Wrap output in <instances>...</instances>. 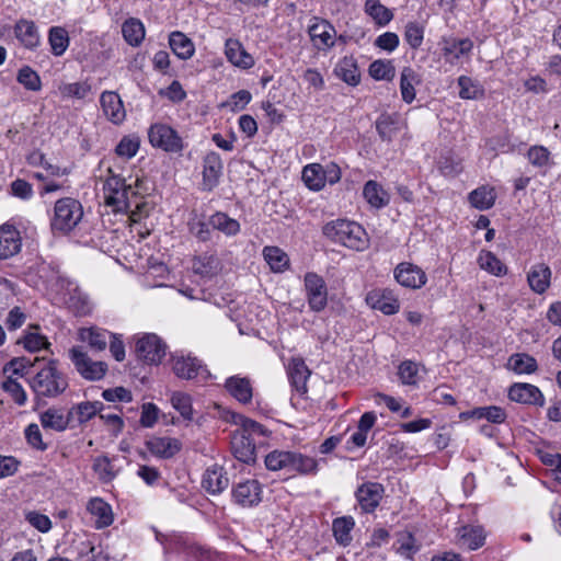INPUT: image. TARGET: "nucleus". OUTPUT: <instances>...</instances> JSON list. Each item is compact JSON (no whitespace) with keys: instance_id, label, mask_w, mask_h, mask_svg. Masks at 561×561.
<instances>
[{"instance_id":"1","label":"nucleus","mask_w":561,"mask_h":561,"mask_svg":"<svg viewBox=\"0 0 561 561\" xmlns=\"http://www.w3.org/2000/svg\"><path fill=\"white\" fill-rule=\"evenodd\" d=\"M28 385L37 398H56L68 388V380L57 360L50 359L30 377Z\"/></svg>"},{"instance_id":"2","label":"nucleus","mask_w":561,"mask_h":561,"mask_svg":"<svg viewBox=\"0 0 561 561\" xmlns=\"http://www.w3.org/2000/svg\"><path fill=\"white\" fill-rule=\"evenodd\" d=\"M323 234L335 243L356 251H364L369 245L365 229L355 221L336 219L323 227Z\"/></svg>"},{"instance_id":"3","label":"nucleus","mask_w":561,"mask_h":561,"mask_svg":"<svg viewBox=\"0 0 561 561\" xmlns=\"http://www.w3.org/2000/svg\"><path fill=\"white\" fill-rule=\"evenodd\" d=\"M83 218V206L73 197H62L55 202L50 217L54 233H70Z\"/></svg>"},{"instance_id":"4","label":"nucleus","mask_w":561,"mask_h":561,"mask_svg":"<svg viewBox=\"0 0 561 561\" xmlns=\"http://www.w3.org/2000/svg\"><path fill=\"white\" fill-rule=\"evenodd\" d=\"M108 172L111 175L107 176L103 185L105 205L111 207L114 213L127 211L134 199L138 198V194L130 185H126L125 179L113 174L111 170Z\"/></svg>"},{"instance_id":"5","label":"nucleus","mask_w":561,"mask_h":561,"mask_svg":"<svg viewBox=\"0 0 561 561\" xmlns=\"http://www.w3.org/2000/svg\"><path fill=\"white\" fill-rule=\"evenodd\" d=\"M148 139L152 147L165 152L178 153L184 148L183 139L178 131L163 123H156L150 126Z\"/></svg>"},{"instance_id":"6","label":"nucleus","mask_w":561,"mask_h":561,"mask_svg":"<svg viewBox=\"0 0 561 561\" xmlns=\"http://www.w3.org/2000/svg\"><path fill=\"white\" fill-rule=\"evenodd\" d=\"M172 371L176 377L184 380L206 381L210 378V373L206 365L197 357L191 355L172 356Z\"/></svg>"},{"instance_id":"7","label":"nucleus","mask_w":561,"mask_h":561,"mask_svg":"<svg viewBox=\"0 0 561 561\" xmlns=\"http://www.w3.org/2000/svg\"><path fill=\"white\" fill-rule=\"evenodd\" d=\"M69 358L78 374L87 380H100L107 371L106 363L92 360L80 346L69 350Z\"/></svg>"},{"instance_id":"8","label":"nucleus","mask_w":561,"mask_h":561,"mask_svg":"<svg viewBox=\"0 0 561 561\" xmlns=\"http://www.w3.org/2000/svg\"><path fill=\"white\" fill-rule=\"evenodd\" d=\"M304 287L310 310H324L328 305V288L323 277L314 272H308L304 276Z\"/></svg>"},{"instance_id":"9","label":"nucleus","mask_w":561,"mask_h":561,"mask_svg":"<svg viewBox=\"0 0 561 561\" xmlns=\"http://www.w3.org/2000/svg\"><path fill=\"white\" fill-rule=\"evenodd\" d=\"M135 352L144 363L158 365L165 356L167 345L157 334L147 333L137 340Z\"/></svg>"},{"instance_id":"10","label":"nucleus","mask_w":561,"mask_h":561,"mask_svg":"<svg viewBox=\"0 0 561 561\" xmlns=\"http://www.w3.org/2000/svg\"><path fill=\"white\" fill-rule=\"evenodd\" d=\"M308 34L313 47L318 50H328L335 44L336 31L325 19L311 18Z\"/></svg>"},{"instance_id":"11","label":"nucleus","mask_w":561,"mask_h":561,"mask_svg":"<svg viewBox=\"0 0 561 561\" xmlns=\"http://www.w3.org/2000/svg\"><path fill=\"white\" fill-rule=\"evenodd\" d=\"M385 494V488L378 482H364L355 491L356 501L365 514H370L379 506Z\"/></svg>"},{"instance_id":"12","label":"nucleus","mask_w":561,"mask_h":561,"mask_svg":"<svg viewBox=\"0 0 561 561\" xmlns=\"http://www.w3.org/2000/svg\"><path fill=\"white\" fill-rule=\"evenodd\" d=\"M393 276L401 286L410 289H420L427 282L426 273L410 262L399 263L393 271Z\"/></svg>"},{"instance_id":"13","label":"nucleus","mask_w":561,"mask_h":561,"mask_svg":"<svg viewBox=\"0 0 561 561\" xmlns=\"http://www.w3.org/2000/svg\"><path fill=\"white\" fill-rule=\"evenodd\" d=\"M442 51L445 61L450 65H458L463 57H469L473 49V42L470 38L444 37Z\"/></svg>"},{"instance_id":"14","label":"nucleus","mask_w":561,"mask_h":561,"mask_svg":"<svg viewBox=\"0 0 561 561\" xmlns=\"http://www.w3.org/2000/svg\"><path fill=\"white\" fill-rule=\"evenodd\" d=\"M262 493L260 482L254 479L239 482L232 489L234 502L243 507L257 505L262 501Z\"/></svg>"},{"instance_id":"15","label":"nucleus","mask_w":561,"mask_h":561,"mask_svg":"<svg viewBox=\"0 0 561 561\" xmlns=\"http://www.w3.org/2000/svg\"><path fill=\"white\" fill-rule=\"evenodd\" d=\"M508 398L512 401L542 407L545 397L540 389L531 383L517 382L510 387Z\"/></svg>"},{"instance_id":"16","label":"nucleus","mask_w":561,"mask_h":561,"mask_svg":"<svg viewBox=\"0 0 561 561\" xmlns=\"http://www.w3.org/2000/svg\"><path fill=\"white\" fill-rule=\"evenodd\" d=\"M22 248L20 231L10 224L0 226V260L16 255Z\"/></svg>"},{"instance_id":"17","label":"nucleus","mask_w":561,"mask_h":561,"mask_svg":"<svg viewBox=\"0 0 561 561\" xmlns=\"http://www.w3.org/2000/svg\"><path fill=\"white\" fill-rule=\"evenodd\" d=\"M366 302L376 310L381 311L383 314H394L400 309V304L393 293L388 289H374L366 296Z\"/></svg>"},{"instance_id":"18","label":"nucleus","mask_w":561,"mask_h":561,"mask_svg":"<svg viewBox=\"0 0 561 561\" xmlns=\"http://www.w3.org/2000/svg\"><path fill=\"white\" fill-rule=\"evenodd\" d=\"M222 173V161L217 152H208L203 161V187L211 191L217 186Z\"/></svg>"},{"instance_id":"19","label":"nucleus","mask_w":561,"mask_h":561,"mask_svg":"<svg viewBox=\"0 0 561 561\" xmlns=\"http://www.w3.org/2000/svg\"><path fill=\"white\" fill-rule=\"evenodd\" d=\"M202 485L209 494H220L228 488L229 478L222 467L213 465L204 472Z\"/></svg>"},{"instance_id":"20","label":"nucleus","mask_w":561,"mask_h":561,"mask_svg":"<svg viewBox=\"0 0 561 561\" xmlns=\"http://www.w3.org/2000/svg\"><path fill=\"white\" fill-rule=\"evenodd\" d=\"M255 445L256 442L253 438L248 437L239 431H236L231 437L232 454L238 460L244 463L255 461Z\"/></svg>"},{"instance_id":"21","label":"nucleus","mask_w":561,"mask_h":561,"mask_svg":"<svg viewBox=\"0 0 561 561\" xmlns=\"http://www.w3.org/2000/svg\"><path fill=\"white\" fill-rule=\"evenodd\" d=\"M100 103L104 115L114 124H121L125 117L126 112L121 100V96L113 91H104L101 94Z\"/></svg>"},{"instance_id":"22","label":"nucleus","mask_w":561,"mask_h":561,"mask_svg":"<svg viewBox=\"0 0 561 561\" xmlns=\"http://www.w3.org/2000/svg\"><path fill=\"white\" fill-rule=\"evenodd\" d=\"M87 511L94 519V527L103 529L114 522L112 506L101 497H92L87 504Z\"/></svg>"},{"instance_id":"23","label":"nucleus","mask_w":561,"mask_h":561,"mask_svg":"<svg viewBox=\"0 0 561 561\" xmlns=\"http://www.w3.org/2000/svg\"><path fill=\"white\" fill-rule=\"evenodd\" d=\"M16 39L27 49H35L41 43V36L35 23L31 20L20 19L14 25Z\"/></svg>"},{"instance_id":"24","label":"nucleus","mask_w":561,"mask_h":561,"mask_svg":"<svg viewBox=\"0 0 561 561\" xmlns=\"http://www.w3.org/2000/svg\"><path fill=\"white\" fill-rule=\"evenodd\" d=\"M287 373L291 387L299 394L307 393V380L310 376V370L305 364V360L300 357L291 358L288 364Z\"/></svg>"},{"instance_id":"25","label":"nucleus","mask_w":561,"mask_h":561,"mask_svg":"<svg viewBox=\"0 0 561 561\" xmlns=\"http://www.w3.org/2000/svg\"><path fill=\"white\" fill-rule=\"evenodd\" d=\"M225 55L236 67L250 69L254 66V58L245 50L238 39L228 38L226 41Z\"/></svg>"},{"instance_id":"26","label":"nucleus","mask_w":561,"mask_h":561,"mask_svg":"<svg viewBox=\"0 0 561 561\" xmlns=\"http://www.w3.org/2000/svg\"><path fill=\"white\" fill-rule=\"evenodd\" d=\"M147 449L151 455L169 459L181 450V443L173 437H152L146 443Z\"/></svg>"},{"instance_id":"27","label":"nucleus","mask_w":561,"mask_h":561,"mask_svg":"<svg viewBox=\"0 0 561 561\" xmlns=\"http://www.w3.org/2000/svg\"><path fill=\"white\" fill-rule=\"evenodd\" d=\"M225 388L240 403L247 404L252 400L253 388L247 377L231 376L226 379Z\"/></svg>"},{"instance_id":"28","label":"nucleus","mask_w":561,"mask_h":561,"mask_svg":"<svg viewBox=\"0 0 561 561\" xmlns=\"http://www.w3.org/2000/svg\"><path fill=\"white\" fill-rule=\"evenodd\" d=\"M457 539L460 547L477 550L485 542V534L481 526L465 525L457 529Z\"/></svg>"},{"instance_id":"29","label":"nucleus","mask_w":561,"mask_h":561,"mask_svg":"<svg viewBox=\"0 0 561 561\" xmlns=\"http://www.w3.org/2000/svg\"><path fill=\"white\" fill-rule=\"evenodd\" d=\"M318 461L308 455L291 450L288 473L290 476H314L318 473Z\"/></svg>"},{"instance_id":"30","label":"nucleus","mask_w":561,"mask_h":561,"mask_svg":"<svg viewBox=\"0 0 561 561\" xmlns=\"http://www.w3.org/2000/svg\"><path fill=\"white\" fill-rule=\"evenodd\" d=\"M551 270L545 263H538L531 266L527 274V282L531 290L536 294H543L550 286Z\"/></svg>"},{"instance_id":"31","label":"nucleus","mask_w":561,"mask_h":561,"mask_svg":"<svg viewBox=\"0 0 561 561\" xmlns=\"http://www.w3.org/2000/svg\"><path fill=\"white\" fill-rule=\"evenodd\" d=\"M79 337L92 350L101 352L106 348L113 333L100 328H83L79 331Z\"/></svg>"},{"instance_id":"32","label":"nucleus","mask_w":561,"mask_h":561,"mask_svg":"<svg viewBox=\"0 0 561 561\" xmlns=\"http://www.w3.org/2000/svg\"><path fill=\"white\" fill-rule=\"evenodd\" d=\"M401 124L400 115L397 113H382L376 121V129L380 138L390 141L399 131Z\"/></svg>"},{"instance_id":"33","label":"nucleus","mask_w":561,"mask_h":561,"mask_svg":"<svg viewBox=\"0 0 561 561\" xmlns=\"http://www.w3.org/2000/svg\"><path fill=\"white\" fill-rule=\"evenodd\" d=\"M169 45L172 51L182 60L190 59L195 53V45L192 39L180 31L170 34Z\"/></svg>"},{"instance_id":"34","label":"nucleus","mask_w":561,"mask_h":561,"mask_svg":"<svg viewBox=\"0 0 561 561\" xmlns=\"http://www.w3.org/2000/svg\"><path fill=\"white\" fill-rule=\"evenodd\" d=\"M468 199L472 207L479 210H486L495 204L496 193L494 187L481 185L469 194Z\"/></svg>"},{"instance_id":"35","label":"nucleus","mask_w":561,"mask_h":561,"mask_svg":"<svg viewBox=\"0 0 561 561\" xmlns=\"http://www.w3.org/2000/svg\"><path fill=\"white\" fill-rule=\"evenodd\" d=\"M335 75L350 85H357L360 80L357 64L353 57H344L334 69Z\"/></svg>"},{"instance_id":"36","label":"nucleus","mask_w":561,"mask_h":561,"mask_svg":"<svg viewBox=\"0 0 561 561\" xmlns=\"http://www.w3.org/2000/svg\"><path fill=\"white\" fill-rule=\"evenodd\" d=\"M481 270L501 277L507 274V266L491 251L482 250L477 260Z\"/></svg>"},{"instance_id":"37","label":"nucleus","mask_w":561,"mask_h":561,"mask_svg":"<svg viewBox=\"0 0 561 561\" xmlns=\"http://www.w3.org/2000/svg\"><path fill=\"white\" fill-rule=\"evenodd\" d=\"M48 43L54 56H62L70 44L68 31L62 26H51L48 30Z\"/></svg>"},{"instance_id":"38","label":"nucleus","mask_w":561,"mask_h":561,"mask_svg":"<svg viewBox=\"0 0 561 561\" xmlns=\"http://www.w3.org/2000/svg\"><path fill=\"white\" fill-rule=\"evenodd\" d=\"M363 195L371 207L382 208L389 204L388 193L376 181L366 182Z\"/></svg>"},{"instance_id":"39","label":"nucleus","mask_w":561,"mask_h":561,"mask_svg":"<svg viewBox=\"0 0 561 561\" xmlns=\"http://www.w3.org/2000/svg\"><path fill=\"white\" fill-rule=\"evenodd\" d=\"M355 526V520L352 516L337 517L332 523V531L336 542L346 547L352 541L351 531Z\"/></svg>"},{"instance_id":"40","label":"nucleus","mask_w":561,"mask_h":561,"mask_svg":"<svg viewBox=\"0 0 561 561\" xmlns=\"http://www.w3.org/2000/svg\"><path fill=\"white\" fill-rule=\"evenodd\" d=\"M364 11L378 26H386L393 19V13L385 7L379 0H366Z\"/></svg>"},{"instance_id":"41","label":"nucleus","mask_w":561,"mask_h":561,"mask_svg":"<svg viewBox=\"0 0 561 561\" xmlns=\"http://www.w3.org/2000/svg\"><path fill=\"white\" fill-rule=\"evenodd\" d=\"M508 369L515 374H533L538 369V364L535 357L526 353H516L510 356L507 360Z\"/></svg>"},{"instance_id":"42","label":"nucleus","mask_w":561,"mask_h":561,"mask_svg":"<svg viewBox=\"0 0 561 561\" xmlns=\"http://www.w3.org/2000/svg\"><path fill=\"white\" fill-rule=\"evenodd\" d=\"M24 348L28 352H38L41 350H48L50 343L47 337L39 333V327L36 324L30 325L21 340Z\"/></svg>"},{"instance_id":"43","label":"nucleus","mask_w":561,"mask_h":561,"mask_svg":"<svg viewBox=\"0 0 561 561\" xmlns=\"http://www.w3.org/2000/svg\"><path fill=\"white\" fill-rule=\"evenodd\" d=\"M124 39L131 46H139L145 38V26L138 19L130 18L122 25Z\"/></svg>"},{"instance_id":"44","label":"nucleus","mask_w":561,"mask_h":561,"mask_svg":"<svg viewBox=\"0 0 561 561\" xmlns=\"http://www.w3.org/2000/svg\"><path fill=\"white\" fill-rule=\"evenodd\" d=\"M302 181L312 191H320L325 185V175H323V165L311 163L302 170Z\"/></svg>"},{"instance_id":"45","label":"nucleus","mask_w":561,"mask_h":561,"mask_svg":"<svg viewBox=\"0 0 561 561\" xmlns=\"http://www.w3.org/2000/svg\"><path fill=\"white\" fill-rule=\"evenodd\" d=\"M263 255L273 272L282 273L289 266L288 255L277 247H265Z\"/></svg>"},{"instance_id":"46","label":"nucleus","mask_w":561,"mask_h":561,"mask_svg":"<svg viewBox=\"0 0 561 561\" xmlns=\"http://www.w3.org/2000/svg\"><path fill=\"white\" fill-rule=\"evenodd\" d=\"M209 224L214 229H217L228 237L239 233L240 224L238 220L230 218L227 214L217 211L209 218Z\"/></svg>"},{"instance_id":"47","label":"nucleus","mask_w":561,"mask_h":561,"mask_svg":"<svg viewBox=\"0 0 561 561\" xmlns=\"http://www.w3.org/2000/svg\"><path fill=\"white\" fill-rule=\"evenodd\" d=\"M41 424L46 430L62 432L68 427L69 421L64 413L57 409H48L41 416Z\"/></svg>"},{"instance_id":"48","label":"nucleus","mask_w":561,"mask_h":561,"mask_svg":"<svg viewBox=\"0 0 561 561\" xmlns=\"http://www.w3.org/2000/svg\"><path fill=\"white\" fill-rule=\"evenodd\" d=\"M92 469L102 483L113 481L118 473V470L115 469L111 459L104 455L98 456L93 459Z\"/></svg>"},{"instance_id":"49","label":"nucleus","mask_w":561,"mask_h":561,"mask_svg":"<svg viewBox=\"0 0 561 561\" xmlns=\"http://www.w3.org/2000/svg\"><path fill=\"white\" fill-rule=\"evenodd\" d=\"M291 450L275 449L265 456V466L271 471H285L288 473Z\"/></svg>"},{"instance_id":"50","label":"nucleus","mask_w":561,"mask_h":561,"mask_svg":"<svg viewBox=\"0 0 561 561\" xmlns=\"http://www.w3.org/2000/svg\"><path fill=\"white\" fill-rule=\"evenodd\" d=\"M34 366V363L26 357H15L4 365L3 374L8 378L19 379L28 375L30 369Z\"/></svg>"},{"instance_id":"51","label":"nucleus","mask_w":561,"mask_h":561,"mask_svg":"<svg viewBox=\"0 0 561 561\" xmlns=\"http://www.w3.org/2000/svg\"><path fill=\"white\" fill-rule=\"evenodd\" d=\"M170 402L184 420H193L192 397L188 393L174 391L171 394Z\"/></svg>"},{"instance_id":"52","label":"nucleus","mask_w":561,"mask_h":561,"mask_svg":"<svg viewBox=\"0 0 561 561\" xmlns=\"http://www.w3.org/2000/svg\"><path fill=\"white\" fill-rule=\"evenodd\" d=\"M416 82L415 71L405 67L402 69L400 77V91L404 102L412 103L415 99L414 83Z\"/></svg>"},{"instance_id":"53","label":"nucleus","mask_w":561,"mask_h":561,"mask_svg":"<svg viewBox=\"0 0 561 561\" xmlns=\"http://www.w3.org/2000/svg\"><path fill=\"white\" fill-rule=\"evenodd\" d=\"M419 550L416 546V540L412 533L410 531H401L397 536L396 540V551L404 557L405 559H411Z\"/></svg>"},{"instance_id":"54","label":"nucleus","mask_w":561,"mask_h":561,"mask_svg":"<svg viewBox=\"0 0 561 561\" xmlns=\"http://www.w3.org/2000/svg\"><path fill=\"white\" fill-rule=\"evenodd\" d=\"M368 72L375 80L390 81L396 76V68L391 60L378 59L370 64Z\"/></svg>"},{"instance_id":"55","label":"nucleus","mask_w":561,"mask_h":561,"mask_svg":"<svg viewBox=\"0 0 561 561\" xmlns=\"http://www.w3.org/2000/svg\"><path fill=\"white\" fill-rule=\"evenodd\" d=\"M209 220L206 221L204 217L198 216L197 214H193L188 220V230L199 241H208L211 237Z\"/></svg>"},{"instance_id":"56","label":"nucleus","mask_w":561,"mask_h":561,"mask_svg":"<svg viewBox=\"0 0 561 561\" xmlns=\"http://www.w3.org/2000/svg\"><path fill=\"white\" fill-rule=\"evenodd\" d=\"M16 80L26 90L36 92V91H39L42 89L41 77L30 66H23L19 70L18 76H16Z\"/></svg>"},{"instance_id":"57","label":"nucleus","mask_w":561,"mask_h":561,"mask_svg":"<svg viewBox=\"0 0 561 561\" xmlns=\"http://www.w3.org/2000/svg\"><path fill=\"white\" fill-rule=\"evenodd\" d=\"M459 96L463 100H476L483 95L484 91L471 78L461 76L458 78Z\"/></svg>"},{"instance_id":"58","label":"nucleus","mask_w":561,"mask_h":561,"mask_svg":"<svg viewBox=\"0 0 561 561\" xmlns=\"http://www.w3.org/2000/svg\"><path fill=\"white\" fill-rule=\"evenodd\" d=\"M140 141L137 136H124L115 148V152L123 159H131L139 150Z\"/></svg>"},{"instance_id":"59","label":"nucleus","mask_w":561,"mask_h":561,"mask_svg":"<svg viewBox=\"0 0 561 561\" xmlns=\"http://www.w3.org/2000/svg\"><path fill=\"white\" fill-rule=\"evenodd\" d=\"M471 415L476 419H485L492 423H503L506 419L505 411L496 405L477 408L471 412Z\"/></svg>"},{"instance_id":"60","label":"nucleus","mask_w":561,"mask_h":561,"mask_svg":"<svg viewBox=\"0 0 561 561\" xmlns=\"http://www.w3.org/2000/svg\"><path fill=\"white\" fill-rule=\"evenodd\" d=\"M2 389L10 394L11 399L20 407L27 401V396L16 378H8L2 382Z\"/></svg>"},{"instance_id":"61","label":"nucleus","mask_w":561,"mask_h":561,"mask_svg":"<svg viewBox=\"0 0 561 561\" xmlns=\"http://www.w3.org/2000/svg\"><path fill=\"white\" fill-rule=\"evenodd\" d=\"M90 90L91 87L88 82L62 83L59 85L61 96L67 99H84Z\"/></svg>"},{"instance_id":"62","label":"nucleus","mask_w":561,"mask_h":561,"mask_svg":"<svg viewBox=\"0 0 561 561\" xmlns=\"http://www.w3.org/2000/svg\"><path fill=\"white\" fill-rule=\"evenodd\" d=\"M424 38V30L416 22H409L405 25L404 39L414 49L419 48Z\"/></svg>"},{"instance_id":"63","label":"nucleus","mask_w":561,"mask_h":561,"mask_svg":"<svg viewBox=\"0 0 561 561\" xmlns=\"http://www.w3.org/2000/svg\"><path fill=\"white\" fill-rule=\"evenodd\" d=\"M527 158L534 167L542 168L549 163L550 152L543 146H533L527 152Z\"/></svg>"},{"instance_id":"64","label":"nucleus","mask_w":561,"mask_h":561,"mask_svg":"<svg viewBox=\"0 0 561 561\" xmlns=\"http://www.w3.org/2000/svg\"><path fill=\"white\" fill-rule=\"evenodd\" d=\"M27 523L41 533H48L51 529V520L47 515L36 511H30L25 514Z\"/></svg>"}]
</instances>
